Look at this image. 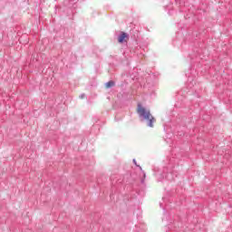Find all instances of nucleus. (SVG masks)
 Wrapping results in <instances>:
<instances>
[{
	"mask_svg": "<svg viewBox=\"0 0 232 232\" xmlns=\"http://www.w3.org/2000/svg\"><path fill=\"white\" fill-rule=\"evenodd\" d=\"M136 111L140 115V117H142L145 121H148L149 128H154V124L155 122H157V119L153 117L150 110L144 108L142 104L138 103Z\"/></svg>",
	"mask_w": 232,
	"mask_h": 232,
	"instance_id": "f257e3e1",
	"label": "nucleus"
},
{
	"mask_svg": "<svg viewBox=\"0 0 232 232\" xmlns=\"http://www.w3.org/2000/svg\"><path fill=\"white\" fill-rule=\"evenodd\" d=\"M113 86H115V82L113 81H111V82L105 83V88H107V89L111 88Z\"/></svg>",
	"mask_w": 232,
	"mask_h": 232,
	"instance_id": "7ed1b4c3",
	"label": "nucleus"
},
{
	"mask_svg": "<svg viewBox=\"0 0 232 232\" xmlns=\"http://www.w3.org/2000/svg\"><path fill=\"white\" fill-rule=\"evenodd\" d=\"M128 41V34L126 33H121V34L118 37V43H126Z\"/></svg>",
	"mask_w": 232,
	"mask_h": 232,
	"instance_id": "f03ea898",
	"label": "nucleus"
}]
</instances>
